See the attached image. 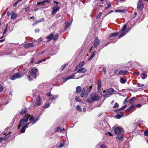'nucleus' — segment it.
Segmentation results:
<instances>
[{
	"instance_id": "34",
	"label": "nucleus",
	"mask_w": 148,
	"mask_h": 148,
	"mask_svg": "<svg viewBox=\"0 0 148 148\" xmlns=\"http://www.w3.org/2000/svg\"><path fill=\"white\" fill-rule=\"evenodd\" d=\"M136 99V98L134 97H132L130 100V103H131L132 104L134 102V101Z\"/></svg>"
},
{
	"instance_id": "39",
	"label": "nucleus",
	"mask_w": 148,
	"mask_h": 148,
	"mask_svg": "<svg viewBox=\"0 0 148 148\" xmlns=\"http://www.w3.org/2000/svg\"><path fill=\"white\" fill-rule=\"evenodd\" d=\"M75 100L78 102H81V100L78 97H76L75 98Z\"/></svg>"
},
{
	"instance_id": "6",
	"label": "nucleus",
	"mask_w": 148,
	"mask_h": 148,
	"mask_svg": "<svg viewBox=\"0 0 148 148\" xmlns=\"http://www.w3.org/2000/svg\"><path fill=\"white\" fill-rule=\"evenodd\" d=\"M29 115H25L24 118L22 119L20 121L19 126L18 128L19 129L20 127L24 125L25 123L27 121L28 119Z\"/></svg>"
},
{
	"instance_id": "17",
	"label": "nucleus",
	"mask_w": 148,
	"mask_h": 148,
	"mask_svg": "<svg viewBox=\"0 0 148 148\" xmlns=\"http://www.w3.org/2000/svg\"><path fill=\"white\" fill-rule=\"evenodd\" d=\"M101 82L100 79H99L98 82L97 84V90L99 92L100 91L101 88Z\"/></svg>"
},
{
	"instance_id": "32",
	"label": "nucleus",
	"mask_w": 148,
	"mask_h": 148,
	"mask_svg": "<svg viewBox=\"0 0 148 148\" xmlns=\"http://www.w3.org/2000/svg\"><path fill=\"white\" fill-rule=\"evenodd\" d=\"M127 105H126L123 106L121 108H119V109H117L115 110L116 111H119L125 109Z\"/></svg>"
},
{
	"instance_id": "50",
	"label": "nucleus",
	"mask_w": 148,
	"mask_h": 148,
	"mask_svg": "<svg viewBox=\"0 0 148 148\" xmlns=\"http://www.w3.org/2000/svg\"><path fill=\"white\" fill-rule=\"evenodd\" d=\"M144 134L146 136H147L148 135V130H145L144 132Z\"/></svg>"
},
{
	"instance_id": "7",
	"label": "nucleus",
	"mask_w": 148,
	"mask_h": 148,
	"mask_svg": "<svg viewBox=\"0 0 148 148\" xmlns=\"http://www.w3.org/2000/svg\"><path fill=\"white\" fill-rule=\"evenodd\" d=\"M100 97L98 96L97 93H92L90 96V99L92 101H96L99 99Z\"/></svg>"
},
{
	"instance_id": "15",
	"label": "nucleus",
	"mask_w": 148,
	"mask_h": 148,
	"mask_svg": "<svg viewBox=\"0 0 148 148\" xmlns=\"http://www.w3.org/2000/svg\"><path fill=\"white\" fill-rule=\"evenodd\" d=\"M73 21V19L71 18L69 21L65 22V28L66 29H67L70 26Z\"/></svg>"
},
{
	"instance_id": "51",
	"label": "nucleus",
	"mask_w": 148,
	"mask_h": 148,
	"mask_svg": "<svg viewBox=\"0 0 148 148\" xmlns=\"http://www.w3.org/2000/svg\"><path fill=\"white\" fill-rule=\"evenodd\" d=\"M101 15V13H99L96 17L97 19L99 18Z\"/></svg>"
},
{
	"instance_id": "61",
	"label": "nucleus",
	"mask_w": 148,
	"mask_h": 148,
	"mask_svg": "<svg viewBox=\"0 0 148 148\" xmlns=\"http://www.w3.org/2000/svg\"><path fill=\"white\" fill-rule=\"evenodd\" d=\"M61 128L60 127H58L56 130V132H58L60 130Z\"/></svg>"
},
{
	"instance_id": "44",
	"label": "nucleus",
	"mask_w": 148,
	"mask_h": 148,
	"mask_svg": "<svg viewBox=\"0 0 148 148\" xmlns=\"http://www.w3.org/2000/svg\"><path fill=\"white\" fill-rule=\"evenodd\" d=\"M50 104L49 103H47L45 106H44L43 108H47L49 106Z\"/></svg>"
},
{
	"instance_id": "16",
	"label": "nucleus",
	"mask_w": 148,
	"mask_h": 148,
	"mask_svg": "<svg viewBox=\"0 0 148 148\" xmlns=\"http://www.w3.org/2000/svg\"><path fill=\"white\" fill-rule=\"evenodd\" d=\"M87 71L86 69L85 68H82L81 69H78L77 73H85Z\"/></svg>"
},
{
	"instance_id": "36",
	"label": "nucleus",
	"mask_w": 148,
	"mask_h": 148,
	"mask_svg": "<svg viewBox=\"0 0 148 148\" xmlns=\"http://www.w3.org/2000/svg\"><path fill=\"white\" fill-rule=\"evenodd\" d=\"M125 11V10H115V12H123Z\"/></svg>"
},
{
	"instance_id": "11",
	"label": "nucleus",
	"mask_w": 148,
	"mask_h": 148,
	"mask_svg": "<svg viewBox=\"0 0 148 148\" xmlns=\"http://www.w3.org/2000/svg\"><path fill=\"white\" fill-rule=\"evenodd\" d=\"M114 91V89L112 88H110L106 91L104 90L103 91L104 93H105L106 94L104 95V97H106L107 95H111Z\"/></svg>"
},
{
	"instance_id": "35",
	"label": "nucleus",
	"mask_w": 148,
	"mask_h": 148,
	"mask_svg": "<svg viewBox=\"0 0 148 148\" xmlns=\"http://www.w3.org/2000/svg\"><path fill=\"white\" fill-rule=\"evenodd\" d=\"M26 111L27 109L26 108H24L22 109L21 111L20 112V114H24L26 112Z\"/></svg>"
},
{
	"instance_id": "27",
	"label": "nucleus",
	"mask_w": 148,
	"mask_h": 148,
	"mask_svg": "<svg viewBox=\"0 0 148 148\" xmlns=\"http://www.w3.org/2000/svg\"><path fill=\"white\" fill-rule=\"evenodd\" d=\"M95 53V51H94L93 52L90 57L88 59V61H90L94 57Z\"/></svg>"
},
{
	"instance_id": "30",
	"label": "nucleus",
	"mask_w": 148,
	"mask_h": 148,
	"mask_svg": "<svg viewBox=\"0 0 148 148\" xmlns=\"http://www.w3.org/2000/svg\"><path fill=\"white\" fill-rule=\"evenodd\" d=\"M58 36L59 35L58 34H56L54 35H53V40L54 41L58 39Z\"/></svg>"
},
{
	"instance_id": "2",
	"label": "nucleus",
	"mask_w": 148,
	"mask_h": 148,
	"mask_svg": "<svg viewBox=\"0 0 148 148\" xmlns=\"http://www.w3.org/2000/svg\"><path fill=\"white\" fill-rule=\"evenodd\" d=\"M114 131L116 134L118 135L116 138L120 141H122L123 140V129L121 127H117L115 128Z\"/></svg>"
},
{
	"instance_id": "4",
	"label": "nucleus",
	"mask_w": 148,
	"mask_h": 148,
	"mask_svg": "<svg viewBox=\"0 0 148 148\" xmlns=\"http://www.w3.org/2000/svg\"><path fill=\"white\" fill-rule=\"evenodd\" d=\"M92 88V86H90L89 87H87L86 86V87L84 88L81 92V96L83 97H86L90 92Z\"/></svg>"
},
{
	"instance_id": "58",
	"label": "nucleus",
	"mask_w": 148,
	"mask_h": 148,
	"mask_svg": "<svg viewBox=\"0 0 148 148\" xmlns=\"http://www.w3.org/2000/svg\"><path fill=\"white\" fill-rule=\"evenodd\" d=\"M110 136H112V134L110 132H108L107 133Z\"/></svg>"
},
{
	"instance_id": "33",
	"label": "nucleus",
	"mask_w": 148,
	"mask_h": 148,
	"mask_svg": "<svg viewBox=\"0 0 148 148\" xmlns=\"http://www.w3.org/2000/svg\"><path fill=\"white\" fill-rule=\"evenodd\" d=\"M118 34H119V33L118 32H115V33H112L111 34V35L110 36H109L108 37V38H110V37L114 36L116 35H117Z\"/></svg>"
},
{
	"instance_id": "12",
	"label": "nucleus",
	"mask_w": 148,
	"mask_h": 148,
	"mask_svg": "<svg viewBox=\"0 0 148 148\" xmlns=\"http://www.w3.org/2000/svg\"><path fill=\"white\" fill-rule=\"evenodd\" d=\"M60 9V8L57 6H54L52 9L51 14L52 15H55Z\"/></svg>"
},
{
	"instance_id": "59",
	"label": "nucleus",
	"mask_w": 148,
	"mask_h": 148,
	"mask_svg": "<svg viewBox=\"0 0 148 148\" xmlns=\"http://www.w3.org/2000/svg\"><path fill=\"white\" fill-rule=\"evenodd\" d=\"M87 101L89 103H92V101L89 99L87 100Z\"/></svg>"
},
{
	"instance_id": "56",
	"label": "nucleus",
	"mask_w": 148,
	"mask_h": 148,
	"mask_svg": "<svg viewBox=\"0 0 148 148\" xmlns=\"http://www.w3.org/2000/svg\"><path fill=\"white\" fill-rule=\"evenodd\" d=\"M127 98H126L125 100H124V101H123V104H126V103H127Z\"/></svg>"
},
{
	"instance_id": "14",
	"label": "nucleus",
	"mask_w": 148,
	"mask_h": 148,
	"mask_svg": "<svg viewBox=\"0 0 148 148\" xmlns=\"http://www.w3.org/2000/svg\"><path fill=\"white\" fill-rule=\"evenodd\" d=\"M76 73H75L72 75H71V76H69L67 78H64L63 79V81L64 82H65L67 80L71 79H74L75 78L74 77H75V74Z\"/></svg>"
},
{
	"instance_id": "40",
	"label": "nucleus",
	"mask_w": 148,
	"mask_h": 148,
	"mask_svg": "<svg viewBox=\"0 0 148 148\" xmlns=\"http://www.w3.org/2000/svg\"><path fill=\"white\" fill-rule=\"evenodd\" d=\"M7 27H8V24H7L6 26V27H5V29L4 30V32L3 33V35H4L5 34V33H6V32H7Z\"/></svg>"
},
{
	"instance_id": "19",
	"label": "nucleus",
	"mask_w": 148,
	"mask_h": 148,
	"mask_svg": "<svg viewBox=\"0 0 148 148\" xmlns=\"http://www.w3.org/2000/svg\"><path fill=\"white\" fill-rule=\"evenodd\" d=\"M11 18L12 19H14L17 17V15L15 14L14 11H12L10 14Z\"/></svg>"
},
{
	"instance_id": "42",
	"label": "nucleus",
	"mask_w": 148,
	"mask_h": 148,
	"mask_svg": "<svg viewBox=\"0 0 148 148\" xmlns=\"http://www.w3.org/2000/svg\"><path fill=\"white\" fill-rule=\"evenodd\" d=\"M111 6V4L110 3H109L108 4V5L107 7L105 8V9L106 10H107L109 8H110Z\"/></svg>"
},
{
	"instance_id": "21",
	"label": "nucleus",
	"mask_w": 148,
	"mask_h": 148,
	"mask_svg": "<svg viewBox=\"0 0 148 148\" xmlns=\"http://www.w3.org/2000/svg\"><path fill=\"white\" fill-rule=\"evenodd\" d=\"M34 46V45L32 43H30L24 45V47L25 48H28L29 47H33Z\"/></svg>"
},
{
	"instance_id": "24",
	"label": "nucleus",
	"mask_w": 148,
	"mask_h": 148,
	"mask_svg": "<svg viewBox=\"0 0 148 148\" xmlns=\"http://www.w3.org/2000/svg\"><path fill=\"white\" fill-rule=\"evenodd\" d=\"M127 81V80L125 78H121L120 79V82L123 84L125 83Z\"/></svg>"
},
{
	"instance_id": "49",
	"label": "nucleus",
	"mask_w": 148,
	"mask_h": 148,
	"mask_svg": "<svg viewBox=\"0 0 148 148\" xmlns=\"http://www.w3.org/2000/svg\"><path fill=\"white\" fill-rule=\"evenodd\" d=\"M142 105H143V104L142 103L138 104H137L136 105V106L137 107H138V108H140L142 106Z\"/></svg>"
},
{
	"instance_id": "31",
	"label": "nucleus",
	"mask_w": 148,
	"mask_h": 148,
	"mask_svg": "<svg viewBox=\"0 0 148 148\" xmlns=\"http://www.w3.org/2000/svg\"><path fill=\"white\" fill-rule=\"evenodd\" d=\"M67 65L68 64H66L63 65H62L60 69V71H62L67 66Z\"/></svg>"
},
{
	"instance_id": "18",
	"label": "nucleus",
	"mask_w": 148,
	"mask_h": 148,
	"mask_svg": "<svg viewBox=\"0 0 148 148\" xmlns=\"http://www.w3.org/2000/svg\"><path fill=\"white\" fill-rule=\"evenodd\" d=\"M124 114L123 112H120L116 114V118L117 119H119L121 116L123 115Z\"/></svg>"
},
{
	"instance_id": "64",
	"label": "nucleus",
	"mask_w": 148,
	"mask_h": 148,
	"mask_svg": "<svg viewBox=\"0 0 148 148\" xmlns=\"http://www.w3.org/2000/svg\"><path fill=\"white\" fill-rule=\"evenodd\" d=\"M45 3L47 2H49L50 1V0H44V1Z\"/></svg>"
},
{
	"instance_id": "52",
	"label": "nucleus",
	"mask_w": 148,
	"mask_h": 148,
	"mask_svg": "<svg viewBox=\"0 0 148 148\" xmlns=\"http://www.w3.org/2000/svg\"><path fill=\"white\" fill-rule=\"evenodd\" d=\"M144 86V84H138V86L139 87H143Z\"/></svg>"
},
{
	"instance_id": "20",
	"label": "nucleus",
	"mask_w": 148,
	"mask_h": 148,
	"mask_svg": "<svg viewBox=\"0 0 148 148\" xmlns=\"http://www.w3.org/2000/svg\"><path fill=\"white\" fill-rule=\"evenodd\" d=\"M118 73L120 75H124L127 74V71L125 70H120Z\"/></svg>"
},
{
	"instance_id": "29",
	"label": "nucleus",
	"mask_w": 148,
	"mask_h": 148,
	"mask_svg": "<svg viewBox=\"0 0 148 148\" xmlns=\"http://www.w3.org/2000/svg\"><path fill=\"white\" fill-rule=\"evenodd\" d=\"M147 75L144 73H143L142 74L141 78L143 79H145L147 78Z\"/></svg>"
},
{
	"instance_id": "46",
	"label": "nucleus",
	"mask_w": 148,
	"mask_h": 148,
	"mask_svg": "<svg viewBox=\"0 0 148 148\" xmlns=\"http://www.w3.org/2000/svg\"><path fill=\"white\" fill-rule=\"evenodd\" d=\"M44 21V19L43 18H41L39 19V20H38L37 21V23H38L40 22H43Z\"/></svg>"
},
{
	"instance_id": "23",
	"label": "nucleus",
	"mask_w": 148,
	"mask_h": 148,
	"mask_svg": "<svg viewBox=\"0 0 148 148\" xmlns=\"http://www.w3.org/2000/svg\"><path fill=\"white\" fill-rule=\"evenodd\" d=\"M52 98L49 97V100H51V101H53L57 99L58 97V95H52Z\"/></svg>"
},
{
	"instance_id": "54",
	"label": "nucleus",
	"mask_w": 148,
	"mask_h": 148,
	"mask_svg": "<svg viewBox=\"0 0 148 148\" xmlns=\"http://www.w3.org/2000/svg\"><path fill=\"white\" fill-rule=\"evenodd\" d=\"M30 9V7L29 6L28 7L25 9V11H27L29 10Z\"/></svg>"
},
{
	"instance_id": "8",
	"label": "nucleus",
	"mask_w": 148,
	"mask_h": 148,
	"mask_svg": "<svg viewBox=\"0 0 148 148\" xmlns=\"http://www.w3.org/2000/svg\"><path fill=\"white\" fill-rule=\"evenodd\" d=\"M24 73H17L14 74L11 77L10 79L11 80H13L19 78L23 76Z\"/></svg>"
},
{
	"instance_id": "47",
	"label": "nucleus",
	"mask_w": 148,
	"mask_h": 148,
	"mask_svg": "<svg viewBox=\"0 0 148 148\" xmlns=\"http://www.w3.org/2000/svg\"><path fill=\"white\" fill-rule=\"evenodd\" d=\"M119 106V104L116 103L115 105L113 106V108H117Z\"/></svg>"
},
{
	"instance_id": "1",
	"label": "nucleus",
	"mask_w": 148,
	"mask_h": 148,
	"mask_svg": "<svg viewBox=\"0 0 148 148\" xmlns=\"http://www.w3.org/2000/svg\"><path fill=\"white\" fill-rule=\"evenodd\" d=\"M28 115V114H26V115ZM28 115H29V117H30L29 119V120L30 121H31L32 122L30 123H26L22 127L21 129V131L22 133H24L25 132L26 129L27 127L28 126L30 123H31L32 124H34L38 120L39 117H38L37 118L34 119V117L33 116H30V114H28Z\"/></svg>"
},
{
	"instance_id": "28",
	"label": "nucleus",
	"mask_w": 148,
	"mask_h": 148,
	"mask_svg": "<svg viewBox=\"0 0 148 148\" xmlns=\"http://www.w3.org/2000/svg\"><path fill=\"white\" fill-rule=\"evenodd\" d=\"M76 109L79 112H81L82 111V109L81 106L78 105L75 106Z\"/></svg>"
},
{
	"instance_id": "63",
	"label": "nucleus",
	"mask_w": 148,
	"mask_h": 148,
	"mask_svg": "<svg viewBox=\"0 0 148 148\" xmlns=\"http://www.w3.org/2000/svg\"><path fill=\"white\" fill-rule=\"evenodd\" d=\"M40 31V29H35V32H39Z\"/></svg>"
},
{
	"instance_id": "43",
	"label": "nucleus",
	"mask_w": 148,
	"mask_h": 148,
	"mask_svg": "<svg viewBox=\"0 0 148 148\" xmlns=\"http://www.w3.org/2000/svg\"><path fill=\"white\" fill-rule=\"evenodd\" d=\"M102 71L105 74H106L107 72L106 70V67H103L102 69Z\"/></svg>"
},
{
	"instance_id": "22",
	"label": "nucleus",
	"mask_w": 148,
	"mask_h": 148,
	"mask_svg": "<svg viewBox=\"0 0 148 148\" xmlns=\"http://www.w3.org/2000/svg\"><path fill=\"white\" fill-rule=\"evenodd\" d=\"M53 34H51L49 36H47L46 37V38L48 39V40L47 41V42H48L51 40L52 39H53Z\"/></svg>"
},
{
	"instance_id": "9",
	"label": "nucleus",
	"mask_w": 148,
	"mask_h": 148,
	"mask_svg": "<svg viewBox=\"0 0 148 148\" xmlns=\"http://www.w3.org/2000/svg\"><path fill=\"white\" fill-rule=\"evenodd\" d=\"M41 100L39 95H38V98L37 99L34 105V108H35L37 106H40L41 105Z\"/></svg>"
},
{
	"instance_id": "5",
	"label": "nucleus",
	"mask_w": 148,
	"mask_h": 148,
	"mask_svg": "<svg viewBox=\"0 0 148 148\" xmlns=\"http://www.w3.org/2000/svg\"><path fill=\"white\" fill-rule=\"evenodd\" d=\"M127 26V24L124 25L122 28L121 29L120 31L121 33L118 36V38H120L123 36L130 31V28H128L126 30Z\"/></svg>"
},
{
	"instance_id": "26",
	"label": "nucleus",
	"mask_w": 148,
	"mask_h": 148,
	"mask_svg": "<svg viewBox=\"0 0 148 148\" xmlns=\"http://www.w3.org/2000/svg\"><path fill=\"white\" fill-rule=\"evenodd\" d=\"M85 63L84 61H82L80 62L77 65L79 68L82 67Z\"/></svg>"
},
{
	"instance_id": "48",
	"label": "nucleus",
	"mask_w": 148,
	"mask_h": 148,
	"mask_svg": "<svg viewBox=\"0 0 148 148\" xmlns=\"http://www.w3.org/2000/svg\"><path fill=\"white\" fill-rule=\"evenodd\" d=\"M3 90V87L1 85V84H0V92H2Z\"/></svg>"
},
{
	"instance_id": "45",
	"label": "nucleus",
	"mask_w": 148,
	"mask_h": 148,
	"mask_svg": "<svg viewBox=\"0 0 148 148\" xmlns=\"http://www.w3.org/2000/svg\"><path fill=\"white\" fill-rule=\"evenodd\" d=\"M134 107V105H132L128 109H127V110L128 111H130L132 108Z\"/></svg>"
},
{
	"instance_id": "25",
	"label": "nucleus",
	"mask_w": 148,
	"mask_h": 148,
	"mask_svg": "<svg viewBox=\"0 0 148 148\" xmlns=\"http://www.w3.org/2000/svg\"><path fill=\"white\" fill-rule=\"evenodd\" d=\"M76 92L77 93H79L81 91V87L80 86H78L76 87Z\"/></svg>"
},
{
	"instance_id": "13",
	"label": "nucleus",
	"mask_w": 148,
	"mask_h": 148,
	"mask_svg": "<svg viewBox=\"0 0 148 148\" xmlns=\"http://www.w3.org/2000/svg\"><path fill=\"white\" fill-rule=\"evenodd\" d=\"M11 133V132H9L8 133L6 134V133L4 132H3L4 135H5V136L4 137H0V142L2 141L3 140H6L9 137L10 135V134Z\"/></svg>"
},
{
	"instance_id": "53",
	"label": "nucleus",
	"mask_w": 148,
	"mask_h": 148,
	"mask_svg": "<svg viewBox=\"0 0 148 148\" xmlns=\"http://www.w3.org/2000/svg\"><path fill=\"white\" fill-rule=\"evenodd\" d=\"M19 2V1H17L16 2H15L13 4V6H16L17 5V4Z\"/></svg>"
},
{
	"instance_id": "62",
	"label": "nucleus",
	"mask_w": 148,
	"mask_h": 148,
	"mask_svg": "<svg viewBox=\"0 0 148 148\" xmlns=\"http://www.w3.org/2000/svg\"><path fill=\"white\" fill-rule=\"evenodd\" d=\"M114 39L115 40L112 41V42H115L117 40V38L116 37L114 38Z\"/></svg>"
},
{
	"instance_id": "57",
	"label": "nucleus",
	"mask_w": 148,
	"mask_h": 148,
	"mask_svg": "<svg viewBox=\"0 0 148 148\" xmlns=\"http://www.w3.org/2000/svg\"><path fill=\"white\" fill-rule=\"evenodd\" d=\"M45 2L43 1L42 2H40L38 3V4H42V5H44L45 4Z\"/></svg>"
},
{
	"instance_id": "41",
	"label": "nucleus",
	"mask_w": 148,
	"mask_h": 148,
	"mask_svg": "<svg viewBox=\"0 0 148 148\" xmlns=\"http://www.w3.org/2000/svg\"><path fill=\"white\" fill-rule=\"evenodd\" d=\"M144 7V5L143 4H141L139 5V4H138L137 7L139 9L142 8Z\"/></svg>"
},
{
	"instance_id": "55",
	"label": "nucleus",
	"mask_w": 148,
	"mask_h": 148,
	"mask_svg": "<svg viewBox=\"0 0 148 148\" xmlns=\"http://www.w3.org/2000/svg\"><path fill=\"white\" fill-rule=\"evenodd\" d=\"M100 148H106V147L105 145H102L100 146Z\"/></svg>"
},
{
	"instance_id": "3",
	"label": "nucleus",
	"mask_w": 148,
	"mask_h": 148,
	"mask_svg": "<svg viewBox=\"0 0 148 148\" xmlns=\"http://www.w3.org/2000/svg\"><path fill=\"white\" fill-rule=\"evenodd\" d=\"M30 73L28 77L29 81L32 80L33 79L36 78L38 75V72L37 69L33 68L29 71Z\"/></svg>"
},
{
	"instance_id": "38",
	"label": "nucleus",
	"mask_w": 148,
	"mask_h": 148,
	"mask_svg": "<svg viewBox=\"0 0 148 148\" xmlns=\"http://www.w3.org/2000/svg\"><path fill=\"white\" fill-rule=\"evenodd\" d=\"M45 61V59L44 58L38 61L36 63V64H38L42 62H43Z\"/></svg>"
},
{
	"instance_id": "37",
	"label": "nucleus",
	"mask_w": 148,
	"mask_h": 148,
	"mask_svg": "<svg viewBox=\"0 0 148 148\" xmlns=\"http://www.w3.org/2000/svg\"><path fill=\"white\" fill-rule=\"evenodd\" d=\"M65 145V144L64 143H60V145H59L58 147V148H62L64 147Z\"/></svg>"
},
{
	"instance_id": "60",
	"label": "nucleus",
	"mask_w": 148,
	"mask_h": 148,
	"mask_svg": "<svg viewBox=\"0 0 148 148\" xmlns=\"http://www.w3.org/2000/svg\"><path fill=\"white\" fill-rule=\"evenodd\" d=\"M79 68L78 67V66H76V67H75V69H74V70L75 71H76L77 70H78V69H79Z\"/></svg>"
},
{
	"instance_id": "10",
	"label": "nucleus",
	"mask_w": 148,
	"mask_h": 148,
	"mask_svg": "<svg viewBox=\"0 0 148 148\" xmlns=\"http://www.w3.org/2000/svg\"><path fill=\"white\" fill-rule=\"evenodd\" d=\"M100 40L98 39L97 37H96L95 38V40L94 42V44L91 47V49L93 48H96L100 44Z\"/></svg>"
}]
</instances>
